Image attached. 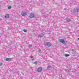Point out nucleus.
<instances>
[{"instance_id": "obj_10", "label": "nucleus", "mask_w": 79, "mask_h": 79, "mask_svg": "<svg viewBox=\"0 0 79 79\" xmlns=\"http://www.w3.org/2000/svg\"><path fill=\"white\" fill-rule=\"evenodd\" d=\"M70 21H71V19H67L66 20V21L67 23H69V22Z\"/></svg>"}, {"instance_id": "obj_11", "label": "nucleus", "mask_w": 79, "mask_h": 79, "mask_svg": "<svg viewBox=\"0 0 79 79\" xmlns=\"http://www.w3.org/2000/svg\"><path fill=\"white\" fill-rule=\"evenodd\" d=\"M52 68V66L50 65H49L48 67H47V69H50Z\"/></svg>"}, {"instance_id": "obj_6", "label": "nucleus", "mask_w": 79, "mask_h": 79, "mask_svg": "<svg viewBox=\"0 0 79 79\" xmlns=\"http://www.w3.org/2000/svg\"><path fill=\"white\" fill-rule=\"evenodd\" d=\"M5 17L6 19H8L10 18V15L8 14H6Z\"/></svg>"}, {"instance_id": "obj_16", "label": "nucleus", "mask_w": 79, "mask_h": 79, "mask_svg": "<svg viewBox=\"0 0 79 79\" xmlns=\"http://www.w3.org/2000/svg\"><path fill=\"white\" fill-rule=\"evenodd\" d=\"M31 47H32V45L31 44L30 45H29L28 46V48H31Z\"/></svg>"}, {"instance_id": "obj_22", "label": "nucleus", "mask_w": 79, "mask_h": 79, "mask_svg": "<svg viewBox=\"0 0 79 79\" xmlns=\"http://www.w3.org/2000/svg\"><path fill=\"white\" fill-rule=\"evenodd\" d=\"M34 59H32V61H34Z\"/></svg>"}, {"instance_id": "obj_7", "label": "nucleus", "mask_w": 79, "mask_h": 79, "mask_svg": "<svg viewBox=\"0 0 79 79\" xmlns=\"http://www.w3.org/2000/svg\"><path fill=\"white\" fill-rule=\"evenodd\" d=\"M46 45H47L48 47H51L52 44L50 42H47L46 43Z\"/></svg>"}, {"instance_id": "obj_20", "label": "nucleus", "mask_w": 79, "mask_h": 79, "mask_svg": "<svg viewBox=\"0 0 79 79\" xmlns=\"http://www.w3.org/2000/svg\"><path fill=\"white\" fill-rule=\"evenodd\" d=\"M64 11H66V9H64Z\"/></svg>"}, {"instance_id": "obj_8", "label": "nucleus", "mask_w": 79, "mask_h": 79, "mask_svg": "<svg viewBox=\"0 0 79 79\" xmlns=\"http://www.w3.org/2000/svg\"><path fill=\"white\" fill-rule=\"evenodd\" d=\"M13 60L12 58H6V61H11Z\"/></svg>"}, {"instance_id": "obj_4", "label": "nucleus", "mask_w": 79, "mask_h": 79, "mask_svg": "<svg viewBox=\"0 0 79 79\" xmlns=\"http://www.w3.org/2000/svg\"><path fill=\"white\" fill-rule=\"evenodd\" d=\"M42 67H40L38 68L37 69L38 72H39V73L42 72Z\"/></svg>"}, {"instance_id": "obj_23", "label": "nucleus", "mask_w": 79, "mask_h": 79, "mask_svg": "<svg viewBox=\"0 0 79 79\" xmlns=\"http://www.w3.org/2000/svg\"><path fill=\"white\" fill-rule=\"evenodd\" d=\"M78 40H79V38H78Z\"/></svg>"}, {"instance_id": "obj_2", "label": "nucleus", "mask_w": 79, "mask_h": 79, "mask_svg": "<svg viewBox=\"0 0 79 79\" xmlns=\"http://www.w3.org/2000/svg\"><path fill=\"white\" fill-rule=\"evenodd\" d=\"M29 17L30 18H33L35 17V15L33 13H30Z\"/></svg>"}, {"instance_id": "obj_17", "label": "nucleus", "mask_w": 79, "mask_h": 79, "mask_svg": "<svg viewBox=\"0 0 79 79\" xmlns=\"http://www.w3.org/2000/svg\"><path fill=\"white\" fill-rule=\"evenodd\" d=\"M72 51L73 52H74V50L73 49H72Z\"/></svg>"}, {"instance_id": "obj_9", "label": "nucleus", "mask_w": 79, "mask_h": 79, "mask_svg": "<svg viewBox=\"0 0 79 79\" xmlns=\"http://www.w3.org/2000/svg\"><path fill=\"white\" fill-rule=\"evenodd\" d=\"M27 14L26 12H23L21 13V15L23 16H24L26 15Z\"/></svg>"}, {"instance_id": "obj_15", "label": "nucleus", "mask_w": 79, "mask_h": 79, "mask_svg": "<svg viewBox=\"0 0 79 79\" xmlns=\"http://www.w3.org/2000/svg\"><path fill=\"white\" fill-rule=\"evenodd\" d=\"M34 63L35 65H37V63H37V62L36 61L34 62Z\"/></svg>"}, {"instance_id": "obj_1", "label": "nucleus", "mask_w": 79, "mask_h": 79, "mask_svg": "<svg viewBox=\"0 0 79 79\" xmlns=\"http://www.w3.org/2000/svg\"><path fill=\"white\" fill-rule=\"evenodd\" d=\"M59 40L60 41V42L62 43V44H65L66 45V42H65V41L63 39H60Z\"/></svg>"}, {"instance_id": "obj_19", "label": "nucleus", "mask_w": 79, "mask_h": 79, "mask_svg": "<svg viewBox=\"0 0 79 79\" xmlns=\"http://www.w3.org/2000/svg\"><path fill=\"white\" fill-rule=\"evenodd\" d=\"M72 53L73 55H74V52H72Z\"/></svg>"}, {"instance_id": "obj_21", "label": "nucleus", "mask_w": 79, "mask_h": 79, "mask_svg": "<svg viewBox=\"0 0 79 79\" xmlns=\"http://www.w3.org/2000/svg\"><path fill=\"white\" fill-rule=\"evenodd\" d=\"M38 51L39 52H41V50H40V49L38 50Z\"/></svg>"}, {"instance_id": "obj_14", "label": "nucleus", "mask_w": 79, "mask_h": 79, "mask_svg": "<svg viewBox=\"0 0 79 79\" xmlns=\"http://www.w3.org/2000/svg\"><path fill=\"white\" fill-rule=\"evenodd\" d=\"M23 31H24V32H27V30H26V29H24L23 30Z\"/></svg>"}, {"instance_id": "obj_13", "label": "nucleus", "mask_w": 79, "mask_h": 79, "mask_svg": "<svg viewBox=\"0 0 79 79\" xmlns=\"http://www.w3.org/2000/svg\"><path fill=\"white\" fill-rule=\"evenodd\" d=\"M11 6H9L8 7V10H11Z\"/></svg>"}, {"instance_id": "obj_5", "label": "nucleus", "mask_w": 79, "mask_h": 79, "mask_svg": "<svg viewBox=\"0 0 79 79\" xmlns=\"http://www.w3.org/2000/svg\"><path fill=\"white\" fill-rule=\"evenodd\" d=\"M38 35L39 37L41 38V37H44V34L41 33L40 34H39Z\"/></svg>"}, {"instance_id": "obj_12", "label": "nucleus", "mask_w": 79, "mask_h": 79, "mask_svg": "<svg viewBox=\"0 0 79 79\" xmlns=\"http://www.w3.org/2000/svg\"><path fill=\"white\" fill-rule=\"evenodd\" d=\"M64 55L66 57H67V56H69L70 55L69 54H65Z\"/></svg>"}, {"instance_id": "obj_18", "label": "nucleus", "mask_w": 79, "mask_h": 79, "mask_svg": "<svg viewBox=\"0 0 79 79\" xmlns=\"http://www.w3.org/2000/svg\"><path fill=\"white\" fill-rule=\"evenodd\" d=\"M2 63H0V66H2Z\"/></svg>"}, {"instance_id": "obj_3", "label": "nucleus", "mask_w": 79, "mask_h": 79, "mask_svg": "<svg viewBox=\"0 0 79 79\" xmlns=\"http://www.w3.org/2000/svg\"><path fill=\"white\" fill-rule=\"evenodd\" d=\"M73 11L74 13H78L79 11V8H75L73 10Z\"/></svg>"}]
</instances>
